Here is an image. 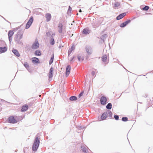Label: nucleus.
<instances>
[{
  "mask_svg": "<svg viewBox=\"0 0 153 153\" xmlns=\"http://www.w3.org/2000/svg\"><path fill=\"white\" fill-rule=\"evenodd\" d=\"M85 49L88 55H91L92 53V49L89 46H87L85 47Z\"/></svg>",
  "mask_w": 153,
  "mask_h": 153,
  "instance_id": "obj_11",
  "label": "nucleus"
},
{
  "mask_svg": "<svg viewBox=\"0 0 153 153\" xmlns=\"http://www.w3.org/2000/svg\"><path fill=\"white\" fill-rule=\"evenodd\" d=\"M1 17H3V18H4V17H3V16H1Z\"/></svg>",
  "mask_w": 153,
  "mask_h": 153,
  "instance_id": "obj_56",
  "label": "nucleus"
},
{
  "mask_svg": "<svg viewBox=\"0 0 153 153\" xmlns=\"http://www.w3.org/2000/svg\"><path fill=\"white\" fill-rule=\"evenodd\" d=\"M7 121L8 123L12 124H14L18 122V121L14 118L13 116L9 117L8 118Z\"/></svg>",
  "mask_w": 153,
  "mask_h": 153,
  "instance_id": "obj_4",
  "label": "nucleus"
},
{
  "mask_svg": "<svg viewBox=\"0 0 153 153\" xmlns=\"http://www.w3.org/2000/svg\"><path fill=\"white\" fill-rule=\"evenodd\" d=\"M39 47V44L37 39L33 44L31 46V48L33 49H38Z\"/></svg>",
  "mask_w": 153,
  "mask_h": 153,
  "instance_id": "obj_7",
  "label": "nucleus"
},
{
  "mask_svg": "<svg viewBox=\"0 0 153 153\" xmlns=\"http://www.w3.org/2000/svg\"><path fill=\"white\" fill-rule=\"evenodd\" d=\"M126 12H124L120 13L117 16L116 19L117 20H119L121 19L124 17L126 15Z\"/></svg>",
  "mask_w": 153,
  "mask_h": 153,
  "instance_id": "obj_13",
  "label": "nucleus"
},
{
  "mask_svg": "<svg viewBox=\"0 0 153 153\" xmlns=\"http://www.w3.org/2000/svg\"><path fill=\"white\" fill-rule=\"evenodd\" d=\"M79 12L80 13H81L82 12V10L81 9H79Z\"/></svg>",
  "mask_w": 153,
  "mask_h": 153,
  "instance_id": "obj_47",
  "label": "nucleus"
},
{
  "mask_svg": "<svg viewBox=\"0 0 153 153\" xmlns=\"http://www.w3.org/2000/svg\"><path fill=\"white\" fill-rule=\"evenodd\" d=\"M70 50H71L72 51H73L74 49V45H72L71 47V48L70 49Z\"/></svg>",
  "mask_w": 153,
  "mask_h": 153,
  "instance_id": "obj_42",
  "label": "nucleus"
},
{
  "mask_svg": "<svg viewBox=\"0 0 153 153\" xmlns=\"http://www.w3.org/2000/svg\"><path fill=\"white\" fill-rule=\"evenodd\" d=\"M53 68L52 67H51L49 71V74L48 75L49 80H50V79H51L53 76Z\"/></svg>",
  "mask_w": 153,
  "mask_h": 153,
  "instance_id": "obj_10",
  "label": "nucleus"
},
{
  "mask_svg": "<svg viewBox=\"0 0 153 153\" xmlns=\"http://www.w3.org/2000/svg\"><path fill=\"white\" fill-rule=\"evenodd\" d=\"M33 21V18L32 16H31L29 19L28 21L26 23L25 26V29H27L29 28Z\"/></svg>",
  "mask_w": 153,
  "mask_h": 153,
  "instance_id": "obj_3",
  "label": "nucleus"
},
{
  "mask_svg": "<svg viewBox=\"0 0 153 153\" xmlns=\"http://www.w3.org/2000/svg\"><path fill=\"white\" fill-rule=\"evenodd\" d=\"M84 91H82L78 95V97L79 98H80L81 97V96H82L83 94H84Z\"/></svg>",
  "mask_w": 153,
  "mask_h": 153,
  "instance_id": "obj_36",
  "label": "nucleus"
},
{
  "mask_svg": "<svg viewBox=\"0 0 153 153\" xmlns=\"http://www.w3.org/2000/svg\"><path fill=\"white\" fill-rule=\"evenodd\" d=\"M88 59V56H87V57H86V59Z\"/></svg>",
  "mask_w": 153,
  "mask_h": 153,
  "instance_id": "obj_50",
  "label": "nucleus"
},
{
  "mask_svg": "<svg viewBox=\"0 0 153 153\" xmlns=\"http://www.w3.org/2000/svg\"><path fill=\"white\" fill-rule=\"evenodd\" d=\"M14 33L13 31L11 30H10L8 33V39L9 42L10 43L12 40V36Z\"/></svg>",
  "mask_w": 153,
  "mask_h": 153,
  "instance_id": "obj_6",
  "label": "nucleus"
},
{
  "mask_svg": "<svg viewBox=\"0 0 153 153\" xmlns=\"http://www.w3.org/2000/svg\"><path fill=\"white\" fill-rule=\"evenodd\" d=\"M149 8V7L148 6L145 5L143 8H142V10L145 11H147L148 10Z\"/></svg>",
  "mask_w": 153,
  "mask_h": 153,
  "instance_id": "obj_30",
  "label": "nucleus"
},
{
  "mask_svg": "<svg viewBox=\"0 0 153 153\" xmlns=\"http://www.w3.org/2000/svg\"><path fill=\"white\" fill-rule=\"evenodd\" d=\"M81 149L83 152L84 153H87L88 150L87 149L86 147L84 146H82L81 147Z\"/></svg>",
  "mask_w": 153,
  "mask_h": 153,
  "instance_id": "obj_23",
  "label": "nucleus"
},
{
  "mask_svg": "<svg viewBox=\"0 0 153 153\" xmlns=\"http://www.w3.org/2000/svg\"><path fill=\"white\" fill-rule=\"evenodd\" d=\"M71 69V67L70 65H68L67 66L66 68L65 71V76L66 77L68 76L69 74L70 73V72Z\"/></svg>",
  "mask_w": 153,
  "mask_h": 153,
  "instance_id": "obj_12",
  "label": "nucleus"
},
{
  "mask_svg": "<svg viewBox=\"0 0 153 153\" xmlns=\"http://www.w3.org/2000/svg\"><path fill=\"white\" fill-rule=\"evenodd\" d=\"M58 27L59 28V32L60 33H61L62 31L63 25L61 23H59L58 25Z\"/></svg>",
  "mask_w": 153,
  "mask_h": 153,
  "instance_id": "obj_21",
  "label": "nucleus"
},
{
  "mask_svg": "<svg viewBox=\"0 0 153 153\" xmlns=\"http://www.w3.org/2000/svg\"><path fill=\"white\" fill-rule=\"evenodd\" d=\"M90 33L91 30L86 28H84L82 31V34L86 35L89 34Z\"/></svg>",
  "mask_w": 153,
  "mask_h": 153,
  "instance_id": "obj_14",
  "label": "nucleus"
},
{
  "mask_svg": "<svg viewBox=\"0 0 153 153\" xmlns=\"http://www.w3.org/2000/svg\"><path fill=\"white\" fill-rule=\"evenodd\" d=\"M34 55L36 56H40L41 54V52L39 50H36L34 52Z\"/></svg>",
  "mask_w": 153,
  "mask_h": 153,
  "instance_id": "obj_22",
  "label": "nucleus"
},
{
  "mask_svg": "<svg viewBox=\"0 0 153 153\" xmlns=\"http://www.w3.org/2000/svg\"><path fill=\"white\" fill-rule=\"evenodd\" d=\"M81 56L79 55L78 56H77V58L78 59V60L79 61H80V60H81Z\"/></svg>",
  "mask_w": 153,
  "mask_h": 153,
  "instance_id": "obj_41",
  "label": "nucleus"
},
{
  "mask_svg": "<svg viewBox=\"0 0 153 153\" xmlns=\"http://www.w3.org/2000/svg\"><path fill=\"white\" fill-rule=\"evenodd\" d=\"M91 74L92 76H94L95 75V72L94 71H92L91 72Z\"/></svg>",
  "mask_w": 153,
  "mask_h": 153,
  "instance_id": "obj_43",
  "label": "nucleus"
},
{
  "mask_svg": "<svg viewBox=\"0 0 153 153\" xmlns=\"http://www.w3.org/2000/svg\"><path fill=\"white\" fill-rule=\"evenodd\" d=\"M5 45V42L4 41L0 40V47H4Z\"/></svg>",
  "mask_w": 153,
  "mask_h": 153,
  "instance_id": "obj_28",
  "label": "nucleus"
},
{
  "mask_svg": "<svg viewBox=\"0 0 153 153\" xmlns=\"http://www.w3.org/2000/svg\"><path fill=\"white\" fill-rule=\"evenodd\" d=\"M7 50V47L5 46L0 47V53H4Z\"/></svg>",
  "mask_w": 153,
  "mask_h": 153,
  "instance_id": "obj_19",
  "label": "nucleus"
},
{
  "mask_svg": "<svg viewBox=\"0 0 153 153\" xmlns=\"http://www.w3.org/2000/svg\"><path fill=\"white\" fill-rule=\"evenodd\" d=\"M46 35L48 36H49L50 35H51V33L49 32H47L46 33Z\"/></svg>",
  "mask_w": 153,
  "mask_h": 153,
  "instance_id": "obj_40",
  "label": "nucleus"
},
{
  "mask_svg": "<svg viewBox=\"0 0 153 153\" xmlns=\"http://www.w3.org/2000/svg\"><path fill=\"white\" fill-rule=\"evenodd\" d=\"M106 111L107 112V116L109 115V117L110 118H111L112 117V115L113 113L110 110H107Z\"/></svg>",
  "mask_w": 153,
  "mask_h": 153,
  "instance_id": "obj_24",
  "label": "nucleus"
},
{
  "mask_svg": "<svg viewBox=\"0 0 153 153\" xmlns=\"http://www.w3.org/2000/svg\"><path fill=\"white\" fill-rule=\"evenodd\" d=\"M147 97V96H146V97Z\"/></svg>",
  "mask_w": 153,
  "mask_h": 153,
  "instance_id": "obj_52",
  "label": "nucleus"
},
{
  "mask_svg": "<svg viewBox=\"0 0 153 153\" xmlns=\"http://www.w3.org/2000/svg\"><path fill=\"white\" fill-rule=\"evenodd\" d=\"M54 54H52V56L51 58V59L49 61V64L50 65L53 62L54 59Z\"/></svg>",
  "mask_w": 153,
  "mask_h": 153,
  "instance_id": "obj_27",
  "label": "nucleus"
},
{
  "mask_svg": "<svg viewBox=\"0 0 153 153\" xmlns=\"http://www.w3.org/2000/svg\"><path fill=\"white\" fill-rule=\"evenodd\" d=\"M4 19H5L6 21V20L5 19H4Z\"/></svg>",
  "mask_w": 153,
  "mask_h": 153,
  "instance_id": "obj_53",
  "label": "nucleus"
},
{
  "mask_svg": "<svg viewBox=\"0 0 153 153\" xmlns=\"http://www.w3.org/2000/svg\"><path fill=\"white\" fill-rule=\"evenodd\" d=\"M28 148H29V147H24V148L23 149L25 151L27 149H28Z\"/></svg>",
  "mask_w": 153,
  "mask_h": 153,
  "instance_id": "obj_45",
  "label": "nucleus"
},
{
  "mask_svg": "<svg viewBox=\"0 0 153 153\" xmlns=\"http://www.w3.org/2000/svg\"><path fill=\"white\" fill-rule=\"evenodd\" d=\"M107 98L104 96H102L100 99V102L101 104L105 105L107 103Z\"/></svg>",
  "mask_w": 153,
  "mask_h": 153,
  "instance_id": "obj_5",
  "label": "nucleus"
},
{
  "mask_svg": "<svg viewBox=\"0 0 153 153\" xmlns=\"http://www.w3.org/2000/svg\"><path fill=\"white\" fill-rule=\"evenodd\" d=\"M74 57H75V56H73V57H72V58H71V60H70V61H71V62H72V61H73V59H74Z\"/></svg>",
  "mask_w": 153,
  "mask_h": 153,
  "instance_id": "obj_46",
  "label": "nucleus"
},
{
  "mask_svg": "<svg viewBox=\"0 0 153 153\" xmlns=\"http://www.w3.org/2000/svg\"><path fill=\"white\" fill-rule=\"evenodd\" d=\"M122 120L123 122H126L128 120V118L126 117H123L122 118Z\"/></svg>",
  "mask_w": 153,
  "mask_h": 153,
  "instance_id": "obj_34",
  "label": "nucleus"
},
{
  "mask_svg": "<svg viewBox=\"0 0 153 153\" xmlns=\"http://www.w3.org/2000/svg\"><path fill=\"white\" fill-rule=\"evenodd\" d=\"M19 28H20L19 27H18L16 28H14V30H17L18 29H19Z\"/></svg>",
  "mask_w": 153,
  "mask_h": 153,
  "instance_id": "obj_44",
  "label": "nucleus"
},
{
  "mask_svg": "<svg viewBox=\"0 0 153 153\" xmlns=\"http://www.w3.org/2000/svg\"><path fill=\"white\" fill-rule=\"evenodd\" d=\"M23 65H24V66L27 69H28V68L29 67L28 64L27 62H25L23 64Z\"/></svg>",
  "mask_w": 153,
  "mask_h": 153,
  "instance_id": "obj_32",
  "label": "nucleus"
},
{
  "mask_svg": "<svg viewBox=\"0 0 153 153\" xmlns=\"http://www.w3.org/2000/svg\"><path fill=\"white\" fill-rule=\"evenodd\" d=\"M112 104L111 103H108L106 106V108L109 110L111 109Z\"/></svg>",
  "mask_w": 153,
  "mask_h": 153,
  "instance_id": "obj_26",
  "label": "nucleus"
},
{
  "mask_svg": "<svg viewBox=\"0 0 153 153\" xmlns=\"http://www.w3.org/2000/svg\"><path fill=\"white\" fill-rule=\"evenodd\" d=\"M107 116V112L106 111H105L102 114L100 118L102 120H104L106 119Z\"/></svg>",
  "mask_w": 153,
  "mask_h": 153,
  "instance_id": "obj_15",
  "label": "nucleus"
},
{
  "mask_svg": "<svg viewBox=\"0 0 153 153\" xmlns=\"http://www.w3.org/2000/svg\"><path fill=\"white\" fill-rule=\"evenodd\" d=\"M45 17L46 21L47 22H48L50 21L51 18V16L50 13H47L45 15Z\"/></svg>",
  "mask_w": 153,
  "mask_h": 153,
  "instance_id": "obj_18",
  "label": "nucleus"
},
{
  "mask_svg": "<svg viewBox=\"0 0 153 153\" xmlns=\"http://www.w3.org/2000/svg\"><path fill=\"white\" fill-rule=\"evenodd\" d=\"M59 48H61V46H59Z\"/></svg>",
  "mask_w": 153,
  "mask_h": 153,
  "instance_id": "obj_57",
  "label": "nucleus"
},
{
  "mask_svg": "<svg viewBox=\"0 0 153 153\" xmlns=\"http://www.w3.org/2000/svg\"><path fill=\"white\" fill-rule=\"evenodd\" d=\"M104 41H105V40L104 39H101L100 40V41H99V43L100 44H102L103 43H104Z\"/></svg>",
  "mask_w": 153,
  "mask_h": 153,
  "instance_id": "obj_37",
  "label": "nucleus"
},
{
  "mask_svg": "<svg viewBox=\"0 0 153 153\" xmlns=\"http://www.w3.org/2000/svg\"><path fill=\"white\" fill-rule=\"evenodd\" d=\"M69 100L71 101H75L77 100V98L76 96H71L69 98Z\"/></svg>",
  "mask_w": 153,
  "mask_h": 153,
  "instance_id": "obj_25",
  "label": "nucleus"
},
{
  "mask_svg": "<svg viewBox=\"0 0 153 153\" xmlns=\"http://www.w3.org/2000/svg\"><path fill=\"white\" fill-rule=\"evenodd\" d=\"M4 101V100H1V101Z\"/></svg>",
  "mask_w": 153,
  "mask_h": 153,
  "instance_id": "obj_51",
  "label": "nucleus"
},
{
  "mask_svg": "<svg viewBox=\"0 0 153 153\" xmlns=\"http://www.w3.org/2000/svg\"><path fill=\"white\" fill-rule=\"evenodd\" d=\"M131 22L130 19L128 20L125 22L122 23L120 25V27L122 28L125 27L127 25L129 24Z\"/></svg>",
  "mask_w": 153,
  "mask_h": 153,
  "instance_id": "obj_9",
  "label": "nucleus"
},
{
  "mask_svg": "<svg viewBox=\"0 0 153 153\" xmlns=\"http://www.w3.org/2000/svg\"><path fill=\"white\" fill-rule=\"evenodd\" d=\"M72 51L71 50H70V49L68 50V55L69 56L70 54L72 52Z\"/></svg>",
  "mask_w": 153,
  "mask_h": 153,
  "instance_id": "obj_38",
  "label": "nucleus"
},
{
  "mask_svg": "<svg viewBox=\"0 0 153 153\" xmlns=\"http://www.w3.org/2000/svg\"><path fill=\"white\" fill-rule=\"evenodd\" d=\"M55 35L54 34H53L50 38V40L49 41V43L50 45H53L55 44V41L54 39L53 38V36Z\"/></svg>",
  "mask_w": 153,
  "mask_h": 153,
  "instance_id": "obj_16",
  "label": "nucleus"
},
{
  "mask_svg": "<svg viewBox=\"0 0 153 153\" xmlns=\"http://www.w3.org/2000/svg\"><path fill=\"white\" fill-rule=\"evenodd\" d=\"M108 36L106 34H103L100 37L101 39H104V40Z\"/></svg>",
  "mask_w": 153,
  "mask_h": 153,
  "instance_id": "obj_31",
  "label": "nucleus"
},
{
  "mask_svg": "<svg viewBox=\"0 0 153 153\" xmlns=\"http://www.w3.org/2000/svg\"><path fill=\"white\" fill-rule=\"evenodd\" d=\"M22 37L23 33H21L20 30H19L14 38L16 43L20 45H23L22 41L21 40Z\"/></svg>",
  "mask_w": 153,
  "mask_h": 153,
  "instance_id": "obj_2",
  "label": "nucleus"
},
{
  "mask_svg": "<svg viewBox=\"0 0 153 153\" xmlns=\"http://www.w3.org/2000/svg\"><path fill=\"white\" fill-rule=\"evenodd\" d=\"M31 59L32 63L34 64H38L40 63L39 59L36 57H32Z\"/></svg>",
  "mask_w": 153,
  "mask_h": 153,
  "instance_id": "obj_8",
  "label": "nucleus"
},
{
  "mask_svg": "<svg viewBox=\"0 0 153 153\" xmlns=\"http://www.w3.org/2000/svg\"><path fill=\"white\" fill-rule=\"evenodd\" d=\"M72 10V8L71 7V6H68V12L69 11H70V12H71Z\"/></svg>",
  "mask_w": 153,
  "mask_h": 153,
  "instance_id": "obj_39",
  "label": "nucleus"
},
{
  "mask_svg": "<svg viewBox=\"0 0 153 153\" xmlns=\"http://www.w3.org/2000/svg\"><path fill=\"white\" fill-rule=\"evenodd\" d=\"M120 5V3L118 2H116L114 4V6L115 7H118Z\"/></svg>",
  "mask_w": 153,
  "mask_h": 153,
  "instance_id": "obj_33",
  "label": "nucleus"
},
{
  "mask_svg": "<svg viewBox=\"0 0 153 153\" xmlns=\"http://www.w3.org/2000/svg\"><path fill=\"white\" fill-rule=\"evenodd\" d=\"M12 51L13 54H15L16 56L18 57L20 56V55L18 51L17 50L13 49Z\"/></svg>",
  "mask_w": 153,
  "mask_h": 153,
  "instance_id": "obj_20",
  "label": "nucleus"
},
{
  "mask_svg": "<svg viewBox=\"0 0 153 153\" xmlns=\"http://www.w3.org/2000/svg\"><path fill=\"white\" fill-rule=\"evenodd\" d=\"M1 17H3V18H4V17H3V16H1Z\"/></svg>",
  "mask_w": 153,
  "mask_h": 153,
  "instance_id": "obj_55",
  "label": "nucleus"
},
{
  "mask_svg": "<svg viewBox=\"0 0 153 153\" xmlns=\"http://www.w3.org/2000/svg\"><path fill=\"white\" fill-rule=\"evenodd\" d=\"M114 118L116 120H118L119 119V116L118 115H114Z\"/></svg>",
  "mask_w": 153,
  "mask_h": 153,
  "instance_id": "obj_35",
  "label": "nucleus"
},
{
  "mask_svg": "<svg viewBox=\"0 0 153 153\" xmlns=\"http://www.w3.org/2000/svg\"><path fill=\"white\" fill-rule=\"evenodd\" d=\"M28 108V106L26 104H25L23 105L21 109V112H25L26 111Z\"/></svg>",
  "mask_w": 153,
  "mask_h": 153,
  "instance_id": "obj_17",
  "label": "nucleus"
},
{
  "mask_svg": "<svg viewBox=\"0 0 153 153\" xmlns=\"http://www.w3.org/2000/svg\"><path fill=\"white\" fill-rule=\"evenodd\" d=\"M25 151L24 150H23V152H24V153H25Z\"/></svg>",
  "mask_w": 153,
  "mask_h": 153,
  "instance_id": "obj_49",
  "label": "nucleus"
},
{
  "mask_svg": "<svg viewBox=\"0 0 153 153\" xmlns=\"http://www.w3.org/2000/svg\"><path fill=\"white\" fill-rule=\"evenodd\" d=\"M84 59V58L83 57H82V60H83Z\"/></svg>",
  "mask_w": 153,
  "mask_h": 153,
  "instance_id": "obj_48",
  "label": "nucleus"
},
{
  "mask_svg": "<svg viewBox=\"0 0 153 153\" xmlns=\"http://www.w3.org/2000/svg\"><path fill=\"white\" fill-rule=\"evenodd\" d=\"M1 17H3V18H4V17H3V16H1Z\"/></svg>",
  "mask_w": 153,
  "mask_h": 153,
  "instance_id": "obj_54",
  "label": "nucleus"
},
{
  "mask_svg": "<svg viewBox=\"0 0 153 153\" xmlns=\"http://www.w3.org/2000/svg\"><path fill=\"white\" fill-rule=\"evenodd\" d=\"M107 59V56L106 55H103L102 57V61L105 62H106Z\"/></svg>",
  "mask_w": 153,
  "mask_h": 153,
  "instance_id": "obj_29",
  "label": "nucleus"
},
{
  "mask_svg": "<svg viewBox=\"0 0 153 153\" xmlns=\"http://www.w3.org/2000/svg\"><path fill=\"white\" fill-rule=\"evenodd\" d=\"M40 139V134L38 133L35 138L32 145V150L33 151L36 152L37 151L39 146Z\"/></svg>",
  "mask_w": 153,
  "mask_h": 153,
  "instance_id": "obj_1",
  "label": "nucleus"
}]
</instances>
